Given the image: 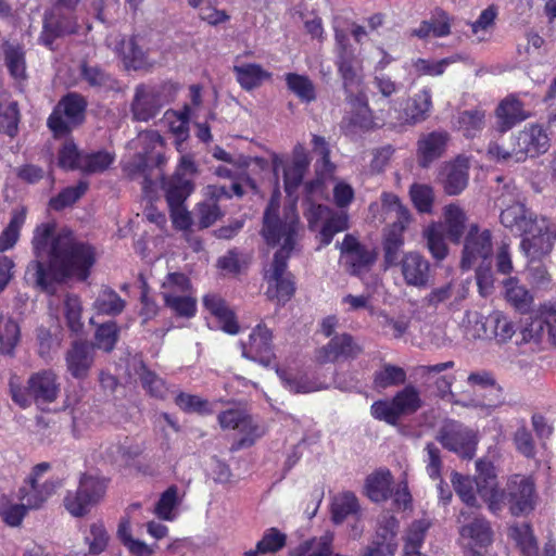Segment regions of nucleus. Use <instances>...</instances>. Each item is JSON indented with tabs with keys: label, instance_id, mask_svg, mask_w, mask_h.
<instances>
[{
	"label": "nucleus",
	"instance_id": "nucleus-1",
	"mask_svg": "<svg viewBox=\"0 0 556 556\" xmlns=\"http://www.w3.org/2000/svg\"><path fill=\"white\" fill-rule=\"evenodd\" d=\"M37 261L33 262L35 281L42 290L50 292L53 283L76 277L86 280L94 263L93 249L77 241L71 230L55 233L51 223L37 226L33 238Z\"/></svg>",
	"mask_w": 556,
	"mask_h": 556
},
{
	"label": "nucleus",
	"instance_id": "nucleus-2",
	"mask_svg": "<svg viewBox=\"0 0 556 556\" xmlns=\"http://www.w3.org/2000/svg\"><path fill=\"white\" fill-rule=\"evenodd\" d=\"M278 212V203L270 201L264 212L262 235L269 245L281 243L265 278L268 281L267 296L283 304L295 291L292 276L286 274V270L287 262L296 245L300 223L293 207L285 212L283 219L279 217Z\"/></svg>",
	"mask_w": 556,
	"mask_h": 556
},
{
	"label": "nucleus",
	"instance_id": "nucleus-3",
	"mask_svg": "<svg viewBox=\"0 0 556 556\" xmlns=\"http://www.w3.org/2000/svg\"><path fill=\"white\" fill-rule=\"evenodd\" d=\"M136 148L140 151L124 165V172L132 180L141 179L142 190L148 194L164 178V140L157 131L146 130L138 135Z\"/></svg>",
	"mask_w": 556,
	"mask_h": 556
},
{
	"label": "nucleus",
	"instance_id": "nucleus-4",
	"mask_svg": "<svg viewBox=\"0 0 556 556\" xmlns=\"http://www.w3.org/2000/svg\"><path fill=\"white\" fill-rule=\"evenodd\" d=\"M534 483L530 478L514 476L505 490L483 486L481 497L488 503L490 510L496 511L503 503L509 505L513 515L527 514L534 508Z\"/></svg>",
	"mask_w": 556,
	"mask_h": 556
},
{
	"label": "nucleus",
	"instance_id": "nucleus-5",
	"mask_svg": "<svg viewBox=\"0 0 556 556\" xmlns=\"http://www.w3.org/2000/svg\"><path fill=\"white\" fill-rule=\"evenodd\" d=\"M10 391L12 400L23 408L30 406L31 402L41 406L58 399L60 383L58 376L52 370H41L28 378L25 388L14 384L11 380Z\"/></svg>",
	"mask_w": 556,
	"mask_h": 556
},
{
	"label": "nucleus",
	"instance_id": "nucleus-6",
	"mask_svg": "<svg viewBox=\"0 0 556 556\" xmlns=\"http://www.w3.org/2000/svg\"><path fill=\"white\" fill-rule=\"evenodd\" d=\"M87 105L86 98L80 93L68 92L62 97L47 121L54 137H64L81 125L86 118Z\"/></svg>",
	"mask_w": 556,
	"mask_h": 556
},
{
	"label": "nucleus",
	"instance_id": "nucleus-7",
	"mask_svg": "<svg viewBox=\"0 0 556 556\" xmlns=\"http://www.w3.org/2000/svg\"><path fill=\"white\" fill-rule=\"evenodd\" d=\"M50 463L43 462L33 467V470L17 492V498L30 509H39L60 488L63 486L62 478H51L39 483V478L50 470Z\"/></svg>",
	"mask_w": 556,
	"mask_h": 556
},
{
	"label": "nucleus",
	"instance_id": "nucleus-8",
	"mask_svg": "<svg viewBox=\"0 0 556 556\" xmlns=\"http://www.w3.org/2000/svg\"><path fill=\"white\" fill-rule=\"evenodd\" d=\"M556 240L554 225L541 217L535 227L522 236L520 249L530 263L543 262L553 250Z\"/></svg>",
	"mask_w": 556,
	"mask_h": 556
},
{
	"label": "nucleus",
	"instance_id": "nucleus-9",
	"mask_svg": "<svg viewBox=\"0 0 556 556\" xmlns=\"http://www.w3.org/2000/svg\"><path fill=\"white\" fill-rule=\"evenodd\" d=\"M437 440L443 447L458 454L462 458L471 459L476 454L478 439L476 432L458 421L451 420L444 424Z\"/></svg>",
	"mask_w": 556,
	"mask_h": 556
},
{
	"label": "nucleus",
	"instance_id": "nucleus-10",
	"mask_svg": "<svg viewBox=\"0 0 556 556\" xmlns=\"http://www.w3.org/2000/svg\"><path fill=\"white\" fill-rule=\"evenodd\" d=\"M492 253L491 231L489 229H481L476 223L470 224L464 238L460 260L462 269H470L479 261L482 263L486 262Z\"/></svg>",
	"mask_w": 556,
	"mask_h": 556
},
{
	"label": "nucleus",
	"instance_id": "nucleus-11",
	"mask_svg": "<svg viewBox=\"0 0 556 556\" xmlns=\"http://www.w3.org/2000/svg\"><path fill=\"white\" fill-rule=\"evenodd\" d=\"M364 352L355 338L348 333L334 334L327 344L316 351L315 358L320 365L357 358Z\"/></svg>",
	"mask_w": 556,
	"mask_h": 556
},
{
	"label": "nucleus",
	"instance_id": "nucleus-12",
	"mask_svg": "<svg viewBox=\"0 0 556 556\" xmlns=\"http://www.w3.org/2000/svg\"><path fill=\"white\" fill-rule=\"evenodd\" d=\"M457 522L460 523L459 534L469 540L471 547H486L493 542V530L490 522L476 510L462 509Z\"/></svg>",
	"mask_w": 556,
	"mask_h": 556
},
{
	"label": "nucleus",
	"instance_id": "nucleus-13",
	"mask_svg": "<svg viewBox=\"0 0 556 556\" xmlns=\"http://www.w3.org/2000/svg\"><path fill=\"white\" fill-rule=\"evenodd\" d=\"M218 422L223 429L239 430L248 435L236 443L235 450L252 445L254 439L262 434L260 427L254 424L252 417L239 408L222 412L218 415Z\"/></svg>",
	"mask_w": 556,
	"mask_h": 556
},
{
	"label": "nucleus",
	"instance_id": "nucleus-14",
	"mask_svg": "<svg viewBox=\"0 0 556 556\" xmlns=\"http://www.w3.org/2000/svg\"><path fill=\"white\" fill-rule=\"evenodd\" d=\"M163 104L162 93L156 87L139 85L130 104L132 118L148 122L157 115Z\"/></svg>",
	"mask_w": 556,
	"mask_h": 556
},
{
	"label": "nucleus",
	"instance_id": "nucleus-15",
	"mask_svg": "<svg viewBox=\"0 0 556 556\" xmlns=\"http://www.w3.org/2000/svg\"><path fill=\"white\" fill-rule=\"evenodd\" d=\"M74 22L56 9L46 11L42 21V30L38 41L50 50H54L53 42L65 35L74 34Z\"/></svg>",
	"mask_w": 556,
	"mask_h": 556
},
{
	"label": "nucleus",
	"instance_id": "nucleus-16",
	"mask_svg": "<svg viewBox=\"0 0 556 556\" xmlns=\"http://www.w3.org/2000/svg\"><path fill=\"white\" fill-rule=\"evenodd\" d=\"M271 332L264 325H257L250 334L249 343H242V355L263 366H269L274 358Z\"/></svg>",
	"mask_w": 556,
	"mask_h": 556
},
{
	"label": "nucleus",
	"instance_id": "nucleus-17",
	"mask_svg": "<svg viewBox=\"0 0 556 556\" xmlns=\"http://www.w3.org/2000/svg\"><path fill=\"white\" fill-rule=\"evenodd\" d=\"M341 252L344 264L352 275H359L369 269L376 261V253L362 245L353 236L346 235L342 244Z\"/></svg>",
	"mask_w": 556,
	"mask_h": 556
},
{
	"label": "nucleus",
	"instance_id": "nucleus-18",
	"mask_svg": "<svg viewBox=\"0 0 556 556\" xmlns=\"http://www.w3.org/2000/svg\"><path fill=\"white\" fill-rule=\"evenodd\" d=\"M403 279L407 286L424 288L430 278V263L420 253L412 251L399 262Z\"/></svg>",
	"mask_w": 556,
	"mask_h": 556
},
{
	"label": "nucleus",
	"instance_id": "nucleus-19",
	"mask_svg": "<svg viewBox=\"0 0 556 556\" xmlns=\"http://www.w3.org/2000/svg\"><path fill=\"white\" fill-rule=\"evenodd\" d=\"M549 147V139L541 126L532 125L520 131L516 138L515 156L519 161L526 156L544 153Z\"/></svg>",
	"mask_w": 556,
	"mask_h": 556
},
{
	"label": "nucleus",
	"instance_id": "nucleus-20",
	"mask_svg": "<svg viewBox=\"0 0 556 556\" xmlns=\"http://www.w3.org/2000/svg\"><path fill=\"white\" fill-rule=\"evenodd\" d=\"M337 65L343 81L345 98L362 91L359 88L363 84V66L354 53L345 49L339 52Z\"/></svg>",
	"mask_w": 556,
	"mask_h": 556
},
{
	"label": "nucleus",
	"instance_id": "nucleus-21",
	"mask_svg": "<svg viewBox=\"0 0 556 556\" xmlns=\"http://www.w3.org/2000/svg\"><path fill=\"white\" fill-rule=\"evenodd\" d=\"M450 135L444 130H435L422 134L417 142L418 163L421 167H428L433 161L441 157L446 149Z\"/></svg>",
	"mask_w": 556,
	"mask_h": 556
},
{
	"label": "nucleus",
	"instance_id": "nucleus-22",
	"mask_svg": "<svg viewBox=\"0 0 556 556\" xmlns=\"http://www.w3.org/2000/svg\"><path fill=\"white\" fill-rule=\"evenodd\" d=\"M501 224L513 233L523 236L535 227L538 218L525 204L515 202L501 212Z\"/></svg>",
	"mask_w": 556,
	"mask_h": 556
},
{
	"label": "nucleus",
	"instance_id": "nucleus-23",
	"mask_svg": "<svg viewBox=\"0 0 556 556\" xmlns=\"http://www.w3.org/2000/svg\"><path fill=\"white\" fill-rule=\"evenodd\" d=\"M68 372L75 379H85L94 361L92 346L86 341H74L65 355Z\"/></svg>",
	"mask_w": 556,
	"mask_h": 556
},
{
	"label": "nucleus",
	"instance_id": "nucleus-24",
	"mask_svg": "<svg viewBox=\"0 0 556 556\" xmlns=\"http://www.w3.org/2000/svg\"><path fill=\"white\" fill-rule=\"evenodd\" d=\"M311 160L303 147L298 143L292 152L291 164L283 169L285 190L291 195L302 184L305 173L308 169Z\"/></svg>",
	"mask_w": 556,
	"mask_h": 556
},
{
	"label": "nucleus",
	"instance_id": "nucleus-25",
	"mask_svg": "<svg viewBox=\"0 0 556 556\" xmlns=\"http://www.w3.org/2000/svg\"><path fill=\"white\" fill-rule=\"evenodd\" d=\"M369 211L374 218H378L381 223L388 218H394L392 223L408 224L409 212L403 206L400 198L391 192H383L381 194V204L371 203Z\"/></svg>",
	"mask_w": 556,
	"mask_h": 556
},
{
	"label": "nucleus",
	"instance_id": "nucleus-26",
	"mask_svg": "<svg viewBox=\"0 0 556 556\" xmlns=\"http://www.w3.org/2000/svg\"><path fill=\"white\" fill-rule=\"evenodd\" d=\"M468 160L457 157L453 163L444 166L441 179L444 191L450 195L459 194L468 184Z\"/></svg>",
	"mask_w": 556,
	"mask_h": 556
},
{
	"label": "nucleus",
	"instance_id": "nucleus-27",
	"mask_svg": "<svg viewBox=\"0 0 556 556\" xmlns=\"http://www.w3.org/2000/svg\"><path fill=\"white\" fill-rule=\"evenodd\" d=\"M204 307L216 317L220 328L229 333L237 334L240 326L236 319L233 311L228 306L226 301L218 294H206L203 298Z\"/></svg>",
	"mask_w": 556,
	"mask_h": 556
},
{
	"label": "nucleus",
	"instance_id": "nucleus-28",
	"mask_svg": "<svg viewBox=\"0 0 556 556\" xmlns=\"http://www.w3.org/2000/svg\"><path fill=\"white\" fill-rule=\"evenodd\" d=\"M333 532L326 531L319 536H314L302 542L292 551V556H346L334 551Z\"/></svg>",
	"mask_w": 556,
	"mask_h": 556
},
{
	"label": "nucleus",
	"instance_id": "nucleus-29",
	"mask_svg": "<svg viewBox=\"0 0 556 556\" xmlns=\"http://www.w3.org/2000/svg\"><path fill=\"white\" fill-rule=\"evenodd\" d=\"M432 108L431 91L422 89L414 97L407 99L403 110V119L405 124L416 125L429 117Z\"/></svg>",
	"mask_w": 556,
	"mask_h": 556
},
{
	"label": "nucleus",
	"instance_id": "nucleus-30",
	"mask_svg": "<svg viewBox=\"0 0 556 556\" xmlns=\"http://www.w3.org/2000/svg\"><path fill=\"white\" fill-rule=\"evenodd\" d=\"M468 217L463 208L456 204H448L443 211L444 232L451 242L459 244L465 232H467Z\"/></svg>",
	"mask_w": 556,
	"mask_h": 556
},
{
	"label": "nucleus",
	"instance_id": "nucleus-31",
	"mask_svg": "<svg viewBox=\"0 0 556 556\" xmlns=\"http://www.w3.org/2000/svg\"><path fill=\"white\" fill-rule=\"evenodd\" d=\"M529 116L530 114L523 110L519 100L507 98L496 109L497 129L505 132Z\"/></svg>",
	"mask_w": 556,
	"mask_h": 556
},
{
	"label": "nucleus",
	"instance_id": "nucleus-32",
	"mask_svg": "<svg viewBox=\"0 0 556 556\" xmlns=\"http://www.w3.org/2000/svg\"><path fill=\"white\" fill-rule=\"evenodd\" d=\"M163 180V190L168 206L185 204L187 198L192 193L194 186L192 180L179 173H175L169 179Z\"/></svg>",
	"mask_w": 556,
	"mask_h": 556
},
{
	"label": "nucleus",
	"instance_id": "nucleus-33",
	"mask_svg": "<svg viewBox=\"0 0 556 556\" xmlns=\"http://www.w3.org/2000/svg\"><path fill=\"white\" fill-rule=\"evenodd\" d=\"M446 236L444 226L440 223H431L422 230L426 247L435 262L444 261L450 253Z\"/></svg>",
	"mask_w": 556,
	"mask_h": 556
},
{
	"label": "nucleus",
	"instance_id": "nucleus-34",
	"mask_svg": "<svg viewBox=\"0 0 556 556\" xmlns=\"http://www.w3.org/2000/svg\"><path fill=\"white\" fill-rule=\"evenodd\" d=\"M407 224L392 223L387 229L383 240V261L386 267H392L400 262V252L404 245L403 232Z\"/></svg>",
	"mask_w": 556,
	"mask_h": 556
},
{
	"label": "nucleus",
	"instance_id": "nucleus-35",
	"mask_svg": "<svg viewBox=\"0 0 556 556\" xmlns=\"http://www.w3.org/2000/svg\"><path fill=\"white\" fill-rule=\"evenodd\" d=\"M484 337L494 339L497 343H505L511 339L515 333L514 325L501 312H493L482 324Z\"/></svg>",
	"mask_w": 556,
	"mask_h": 556
},
{
	"label": "nucleus",
	"instance_id": "nucleus-36",
	"mask_svg": "<svg viewBox=\"0 0 556 556\" xmlns=\"http://www.w3.org/2000/svg\"><path fill=\"white\" fill-rule=\"evenodd\" d=\"M399 529L400 522L396 517L389 511H382L377 517L376 530L372 540L378 541L382 545L395 552L397 548L396 538Z\"/></svg>",
	"mask_w": 556,
	"mask_h": 556
},
{
	"label": "nucleus",
	"instance_id": "nucleus-37",
	"mask_svg": "<svg viewBox=\"0 0 556 556\" xmlns=\"http://www.w3.org/2000/svg\"><path fill=\"white\" fill-rule=\"evenodd\" d=\"M352 106L351 123L361 129H371L377 126L372 111L368 105V99L364 91L345 98Z\"/></svg>",
	"mask_w": 556,
	"mask_h": 556
},
{
	"label": "nucleus",
	"instance_id": "nucleus-38",
	"mask_svg": "<svg viewBox=\"0 0 556 556\" xmlns=\"http://www.w3.org/2000/svg\"><path fill=\"white\" fill-rule=\"evenodd\" d=\"M358 513L359 504L354 493L343 492L333 497L331 518L336 525L342 523L349 516H356Z\"/></svg>",
	"mask_w": 556,
	"mask_h": 556
},
{
	"label": "nucleus",
	"instance_id": "nucleus-39",
	"mask_svg": "<svg viewBox=\"0 0 556 556\" xmlns=\"http://www.w3.org/2000/svg\"><path fill=\"white\" fill-rule=\"evenodd\" d=\"M349 228V215L344 211L329 210V215L326 217L325 223L318 233V239L321 245H328L336 233L344 231Z\"/></svg>",
	"mask_w": 556,
	"mask_h": 556
},
{
	"label": "nucleus",
	"instance_id": "nucleus-40",
	"mask_svg": "<svg viewBox=\"0 0 556 556\" xmlns=\"http://www.w3.org/2000/svg\"><path fill=\"white\" fill-rule=\"evenodd\" d=\"M119 55L127 70L138 71L150 65L146 52L137 45L134 38L121 42Z\"/></svg>",
	"mask_w": 556,
	"mask_h": 556
},
{
	"label": "nucleus",
	"instance_id": "nucleus-41",
	"mask_svg": "<svg viewBox=\"0 0 556 556\" xmlns=\"http://www.w3.org/2000/svg\"><path fill=\"white\" fill-rule=\"evenodd\" d=\"M392 400L401 417L415 414L422 405L419 391L412 384L399 391Z\"/></svg>",
	"mask_w": 556,
	"mask_h": 556
},
{
	"label": "nucleus",
	"instance_id": "nucleus-42",
	"mask_svg": "<svg viewBox=\"0 0 556 556\" xmlns=\"http://www.w3.org/2000/svg\"><path fill=\"white\" fill-rule=\"evenodd\" d=\"M29 509L23 502H14L9 495L0 497V518L9 527H18Z\"/></svg>",
	"mask_w": 556,
	"mask_h": 556
},
{
	"label": "nucleus",
	"instance_id": "nucleus-43",
	"mask_svg": "<svg viewBox=\"0 0 556 556\" xmlns=\"http://www.w3.org/2000/svg\"><path fill=\"white\" fill-rule=\"evenodd\" d=\"M233 71L238 83L245 90H252L258 87L264 79L270 76L269 73L258 64H242L235 66Z\"/></svg>",
	"mask_w": 556,
	"mask_h": 556
},
{
	"label": "nucleus",
	"instance_id": "nucleus-44",
	"mask_svg": "<svg viewBox=\"0 0 556 556\" xmlns=\"http://www.w3.org/2000/svg\"><path fill=\"white\" fill-rule=\"evenodd\" d=\"M80 76L89 87L98 90H111L115 86L114 78L99 65L83 63L80 66Z\"/></svg>",
	"mask_w": 556,
	"mask_h": 556
},
{
	"label": "nucleus",
	"instance_id": "nucleus-45",
	"mask_svg": "<svg viewBox=\"0 0 556 556\" xmlns=\"http://www.w3.org/2000/svg\"><path fill=\"white\" fill-rule=\"evenodd\" d=\"M119 338V328L115 321H106L99 325L94 332L92 349H99L105 353L114 350Z\"/></svg>",
	"mask_w": 556,
	"mask_h": 556
},
{
	"label": "nucleus",
	"instance_id": "nucleus-46",
	"mask_svg": "<svg viewBox=\"0 0 556 556\" xmlns=\"http://www.w3.org/2000/svg\"><path fill=\"white\" fill-rule=\"evenodd\" d=\"M26 213L24 206L13 210L10 223L0 236V252L11 249L17 242L20 230L26 219Z\"/></svg>",
	"mask_w": 556,
	"mask_h": 556
},
{
	"label": "nucleus",
	"instance_id": "nucleus-47",
	"mask_svg": "<svg viewBox=\"0 0 556 556\" xmlns=\"http://www.w3.org/2000/svg\"><path fill=\"white\" fill-rule=\"evenodd\" d=\"M392 476L389 470L377 471L370 475L366 480L368 497L374 502H381L388 498Z\"/></svg>",
	"mask_w": 556,
	"mask_h": 556
},
{
	"label": "nucleus",
	"instance_id": "nucleus-48",
	"mask_svg": "<svg viewBox=\"0 0 556 556\" xmlns=\"http://www.w3.org/2000/svg\"><path fill=\"white\" fill-rule=\"evenodd\" d=\"M93 308L98 314L116 316L125 308V301L112 289H103L97 296Z\"/></svg>",
	"mask_w": 556,
	"mask_h": 556
},
{
	"label": "nucleus",
	"instance_id": "nucleus-49",
	"mask_svg": "<svg viewBox=\"0 0 556 556\" xmlns=\"http://www.w3.org/2000/svg\"><path fill=\"white\" fill-rule=\"evenodd\" d=\"M194 215L198 229H205L220 219L224 213L218 203H215L214 199L205 198L202 202L198 203Z\"/></svg>",
	"mask_w": 556,
	"mask_h": 556
},
{
	"label": "nucleus",
	"instance_id": "nucleus-50",
	"mask_svg": "<svg viewBox=\"0 0 556 556\" xmlns=\"http://www.w3.org/2000/svg\"><path fill=\"white\" fill-rule=\"evenodd\" d=\"M509 535L516 542L523 556H538L536 540L528 523L511 527Z\"/></svg>",
	"mask_w": 556,
	"mask_h": 556
},
{
	"label": "nucleus",
	"instance_id": "nucleus-51",
	"mask_svg": "<svg viewBox=\"0 0 556 556\" xmlns=\"http://www.w3.org/2000/svg\"><path fill=\"white\" fill-rule=\"evenodd\" d=\"M78 488L87 496L88 501L97 505L105 495L108 482L104 478L83 473L79 478Z\"/></svg>",
	"mask_w": 556,
	"mask_h": 556
},
{
	"label": "nucleus",
	"instance_id": "nucleus-52",
	"mask_svg": "<svg viewBox=\"0 0 556 556\" xmlns=\"http://www.w3.org/2000/svg\"><path fill=\"white\" fill-rule=\"evenodd\" d=\"M451 480L456 494L466 504V509L475 510L476 508L480 507L475 493V480H472L470 477L463 476L458 472H453Z\"/></svg>",
	"mask_w": 556,
	"mask_h": 556
},
{
	"label": "nucleus",
	"instance_id": "nucleus-53",
	"mask_svg": "<svg viewBox=\"0 0 556 556\" xmlns=\"http://www.w3.org/2000/svg\"><path fill=\"white\" fill-rule=\"evenodd\" d=\"M4 62L10 74L16 79H23L26 76L25 52L20 45L4 46Z\"/></svg>",
	"mask_w": 556,
	"mask_h": 556
},
{
	"label": "nucleus",
	"instance_id": "nucleus-54",
	"mask_svg": "<svg viewBox=\"0 0 556 556\" xmlns=\"http://www.w3.org/2000/svg\"><path fill=\"white\" fill-rule=\"evenodd\" d=\"M406 381L405 370L392 364H383L374 375V384L378 389L403 384Z\"/></svg>",
	"mask_w": 556,
	"mask_h": 556
},
{
	"label": "nucleus",
	"instance_id": "nucleus-55",
	"mask_svg": "<svg viewBox=\"0 0 556 556\" xmlns=\"http://www.w3.org/2000/svg\"><path fill=\"white\" fill-rule=\"evenodd\" d=\"M20 340V327L10 317L0 315V351L3 354L12 355L15 345Z\"/></svg>",
	"mask_w": 556,
	"mask_h": 556
},
{
	"label": "nucleus",
	"instance_id": "nucleus-56",
	"mask_svg": "<svg viewBox=\"0 0 556 556\" xmlns=\"http://www.w3.org/2000/svg\"><path fill=\"white\" fill-rule=\"evenodd\" d=\"M485 114L481 110H468L459 113L457 123L458 129L467 138H473L484 126Z\"/></svg>",
	"mask_w": 556,
	"mask_h": 556
},
{
	"label": "nucleus",
	"instance_id": "nucleus-57",
	"mask_svg": "<svg viewBox=\"0 0 556 556\" xmlns=\"http://www.w3.org/2000/svg\"><path fill=\"white\" fill-rule=\"evenodd\" d=\"M288 88L304 102H312L316 99L313 81L304 75L289 73L286 75Z\"/></svg>",
	"mask_w": 556,
	"mask_h": 556
},
{
	"label": "nucleus",
	"instance_id": "nucleus-58",
	"mask_svg": "<svg viewBox=\"0 0 556 556\" xmlns=\"http://www.w3.org/2000/svg\"><path fill=\"white\" fill-rule=\"evenodd\" d=\"M505 289L508 302L521 313L529 312L533 299L525 287L519 286L516 280L509 278L505 282Z\"/></svg>",
	"mask_w": 556,
	"mask_h": 556
},
{
	"label": "nucleus",
	"instance_id": "nucleus-59",
	"mask_svg": "<svg viewBox=\"0 0 556 556\" xmlns=\"http://www.w3.org/2000/svg\"><path fill=\"white\" fill-rule=\"evenodd\" d=\"M276 372L291 392L309 393L316 390L315 384L305 375L293 374L280 367H276Z\"/></svg>",
	"mask_w": 556,
	"mask_h": 556
},
{
	"label": "nucleus",
	"instance_id": "nucleus-60",
	"mask_svg": "<svg viewBox=\"0 0 556 556\" xmlns=\"http://www.w3.org/2000/svg\"><path fill=\"white\" fill-rule=\"evenodd\" d=\"M138 375L143 389L147 390L151 396L156 399L165 397L167 389L164 380L155 372L148 369L143 363H140Z\"/></svg>",
	"mask_w": 556,
	"mask_h": 556
},
{
	"label": "nucleus",
	"instance_id": "nucleus-61",
	"mask_svg": "<svg viewBox=\"0 0 556 556\" xmlns=\"http://www.w3.org/2000/svg\"><path fill=\"white\" fill-rule=\"evenodd\" d=\"M63 503L65 509L74 517L86 516L94 506L78 486L75 491L66 492Z\"/></svg>",
	"mask_w": 556,
	"mask_h": 556
},
{
	"label": "nucleus",
	"instance_id": "nucleus-62",
	"mask_svg": "<svg viewBox=\"0 0 556 556\" xmlns=\"http://www.w3.org/2000/svg\"><path fill=\"white\" fill-rule=\"evenodd\" d=\"M409 195L418 212L431 213L434 202L432 187L425 184H413L409 189Z\"/></svg>",
	"mask_w": 556,
	"mask_h": 556
},
{
	"label": "nucleus",
	"instance_id": "nucleus-63",
	"mask_svg": "<svg viewBox=\"0 0 556 556\" xmlns=\"http://www.w3.org/2000/svg\"><path fill=\"white\" fill-rule=\"evenodd\" d=\"M81 302L77 295L68 294L64 300V314L70 330L79 333L83 330L81 321Z\"/></svg>",
	"mask_w": 556,
	"mask_h": 556
},
{
	"label": "nucleus",
	"instance_id": "nucleus-64",
	"mask_svg": "<svg viewBox=\"0 0 556 556\" xmlns=\"http://www.w3.org/2000/svg\"><path fill=\"white\" fill-rule=\"evenodd\" d=\"M164 301L179 316L192 317L195 313V300L187 294L165 292Z\"/></svg>",
	"mask_w": 556,
	"mask_h": 556
}]
</instances>
